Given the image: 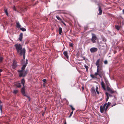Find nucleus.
Wrapping results in <instances>:
<instances>
[{
  "mask_svg": "<svg viewBox=\"0 0 124 124\" xmlns=\"http://www.w3.org/2000/svg\"><path fill=\"white\" fill-rule=\"evenodd\" d=\"M21 92L23 95L27 97V98L29 99V101L30 100V97L27 95L25 93V89L24 86L22 89Z\"/></svg>",
  "mask_w": 124,
  "mask_h": 124,
  "instance_id": "obj_5",
  "label": "nucleus"
},
{
  "mask_svg": "<svg viewBox=\"0 0 124 124\" xmlns=\"http://www.w3.org/2000/svg\"><path fill=\"white\" fill-rule=\"evenodd\" d=\"M91 93L93 94H95L96 92L94 88V87H92L91 88Z\"/></svg>",
  "mask_w": 124,
  "mask_h": 124,
  "instance_id": "obj_17",
  "label": "nucleus"
},
{
  "mask_svg": "<svg viewBox=\"0 0 124 124\" xmlns=\"http://www.w3.org/2000/svg\"><path fill=\"white\" fill-rule=\"evenodd\" d=\"M3 71V70L2 69H0V72H2Z\"/></svg>",
  "mask_w": 124,
  "mask_h": 124,
  "instance_id": "obj_45",
  "label": "nucleus"
},
{
  "mask_svg": "<svg viewBox=\"0 0 124 124\" xmlns=\"http://www.w3.org/2000/svg\"><path fill=\"white\" fill-rule=\"evenodd\" d=\"M62 13H66L65 12H63Z\"/></svg>",
  "mask_w": 124,
  "mask_h": 124,
  "instance_id": "obj_52",
  "label": "nucleus"
},
{
  "mask_svg": "<svg viewBox=\"0 0 124 124\" xmlns=\"http://www.w3.org/2000/svg\"><path fill=\"white\" fill-rule=\"evenodd\" d=\"M18 90H14L13 93L15 94H16L18 92Z\"/></svg>",
  "mask_w": 124,
  "mask_h": 124,
  "instance_id": "obj_26",
  "label": "nucleus"
},
{
  "mask_svg": "<svg viewBox=\"0 0 124 124\" xmlns=\"http://www.w3.org/2000/svg\"><path fill=\"white\" fill-rule=\"evenodd\" d=\"M100 109L101 112L102 113L103 112L105 109H104L103 108H102V106H101L100 107Z\"/></svg>",
  "mask_w": 124,
  "mask_h": 124,
  "instance_id": "obj_18",
  "label": "nucleus"
},
{
  "mask_svg": "<svg viewBox=\"0 0 124 124\" xmlns=\"http://www.w3.org/2000/svg\"><path fill=\"white\" fill-rule=\"evenodd\" d=\"M4 12L6 14V15L8 16V13L7 12V9H5L4 10Z\"/></svg>",
  "mask_w": 124,
  "mask_h": 124,
  "instance_id": "obj_28",
  "label": "nucleus"
},
{
  "mask_svg": "<svg viewBox=\"0 0 124 124\" xmlns=\"http://www.w3.org/2000/svg\"><path fill=\"white\" fill-rule=\"evenodd\" d=\"M64 124H66V122H65L64 123Z\"/></svg>",
  "mask_w": 124,
  "mask_h": 124,
  "instance_id": "obj_49",
  "label": "nucleus"
},
{
  "mask_svg": "<svg viewBox=\"0 0 124 124\" xmlns=\"http://www.w3.org/2000/svg\"><path fill=\"white\" fill-rule=\"evenodd\" d=\"M106 95L107 96H108L109 95L108 93H107V92H106Z\"/></svg>",
  "mask_w": 124,
  "mask_h": 124,
  "instance_id": "obj_40",
  "label": "nucleus"
},
{
  "mask_svg": "<svg viewBox=\"0 0 124 124\" xmlns=\"http://www.w3.org/2000/svg\"><path fill=\"white\" fill-rule=\"evenodd\" d=\"M123 13L124 14V9L123 10Z\"/></svg>",
  "mask_w": 124,
  "mask_h": 124,
  "instance_id": "obj_46",
  "label": "nucleus"
},
{
  "mask_svg": "<svg viewBox=\"0 0 124 124\" xmlns=\"http://www.w3.org/2000/svg\"><path fill=\"white\" fill-rule=\"evenodd\" d=\"M38 3V1L35 3V4H37Z\"/></svg>",
  "mask_w": 124,
  "mask_h": 124,
  "instance_id": "obj_47",
  "label": "nucleus"
},
{
  "mask_svg": "<svg viewBox=\"0 0 124 124\" xmlns=\"http://www.w3.org/2000/svg\"><path fill=\"white\" fill-rule=\"evenodd\" d=\"M116 28L118 30H119L120 27L118 25H116L115 26Z\"/></svg>",
  "mask_w": 124,
  "mask_h": 124,
  "instance_id": "obj_25",
  "label": "nucleus"
},
{
  "mask_svg": "<svg viewBox=\"0 0 124 124\" xmlns=\"http://www.w3.org/2000/svg\"><path fill=\"white\" fill-rule=\"evenodd\" d=\"M70 108H71V109L72 110V111H73L75 110V109L73 107L72 105H70Z\"/></svg>",
  "mask_w": 124,
  "mask_h": 124,
  "instance_id": "obj_29",
  "label": "nucleus"
},
{
  "mask_svg": "<svg viewBox=\"0 0 124 124\" xmlns=\"http://www.w3.org/2000/svg\"><path fill=\"white\" fill-rule=\"evenodd\" d=\"M100 59H98L95 63V64L97 66V68L101 67L100 66Z\"/></svg>",
  "mask_w": 124,
  "mask_h": 124,
  "instance_id": "obj_12",
  "label": "nucleus"
},
{
  "mask_svg": "<svg viewBox=\"0 0 124 124\" xmlns=\"http://www.w3.org/2000/svg\"><path fill=\"white\" fill-rule=\"evenodd\" d=\"M101 85L102 87L104 89V90H106V88H105V84L104 82L103 81H102L101 82Z\"/></svg>",
  "mask_w": 124,
  "mask_h": 124,
  "instance_id": "obj_16",
  "label": "nucleus"
},
{
  "mask_svg": "<svg viewBox=\"0 0 124 124\" xmlns=\"http://www.w3.org/2000/svg\"><path fill=\"white\" fill-rule=\"evenodd\" d=\"M14 85L17 88L20 87L21 86V84L19 82H16L14 83Z\"/></svg>",
  "mask_w": 124,
  "mask_h": 124,
  "instance_id": "obj_10",
  "label": "nucleus"
},
{
  "mask_svg": "<svg viewBox=\"0 0 124 124\" xmlns=\"http://www.w3.org/2000/svg\"><path fill=\"white\" fill-rule=\"evenodd\" d=\"M61 22L62 23H63L65 26H66V24L63 22L62 20L61 21Z\"/></svg>",
  "mask_w": 124,
  "mask_h": 124,
  "instance_id": "obj_37",
  "label": "nucleus"
},
{
  "mask_svg": "<svg viewBox=\"0 0 124 124\" xmlns=\"http://www.w3.org/2000/svg\"><path fill=\"white\" fill-rule=\"evenodd\" d=\"M2 106H0V109L1 111H2Z\"/></svg>",
  "mask_w": 124,
  "mask_h": 124,
  "instance_id": "obj_39",
  "label": "nucleus"
},
{
  "mask_svg": "<svg viewBox=\"0 0 124 124\" xmlns=\"http://www.w3.org/2000/svg\"><path fill=\"white\" fill-rule=\"evenodd\" d=\"M111 103L110 102H108V103H107V105L106 107L105 108V111H106L108 108L109 106L110 105Z\"/></svg>",
  "mask_w": 124,
  "mask_h": 124,
  "instance_id": "obj_19",
  "label": "nucleus"
},
{
  "mask_svg": "<svg viewBox=\"0 0 124 124\" xmlns=\"http://www.w3.org/2000/svg\"><path fill=\"white\" fill-rule=\"evenodd\" d=\"M58 30L59 31V34L61 35L62 32V28L61 27H60L59 28Z\"/></svg>",
  "mask_w": 124,
  "mask_h": 124,
  "instance_id": "obj_20",
  "label": "nucleus"
},
{
  "mask_svg": "<svg viewBox=\"0 0 124 124\" xmlns=\"http://www.w3.org/2000/svg\"><path fill=\"white\" fill-rule=\"evenodd\" d=\"M25 49L24 48H23V49L22 51L21 52H20V54L21 55H22L23 54V58L24 59L25 58Z\"/></svg>",
  "mask_w": 124,
  "mask_h": 124,
  "instance_id": "obj_7",
  "label": "nucleus"
},
{
  "mask_svg": "<svg viewBox=\"0 0 124 124\" xmlns=\"http://www.w3.org/2000/svg\"><path fill=\"white\" fill-rule=\"evenodd\" d=\"M13 9L14 10H15V11H16V7H15V6H14V7H13Z\"/></svg>",
  "mask_w": 124,
  "mask_h": 124,
  "instance_id": "obj_41",
  "label": "nucleus"
},
{
  "mask_svg": "<svg viewBox=\"0 0 124 124\" xmlns=\"http://www.w3.org/2000/svg\"><path fill=\"white\" fill-rule=\"evenodd\" d=\"M73 113V111H72L70 113V115L69 116V117H70L72 116Z\"/></svg>",
  "mask_w": 124,
  "mask_h": 124,
  "instance_id": "obj_34",
  "label": "nucleus"
},
{
  "mask_svg": "<svg viewBox=\"0 0 124 124\" xmlns=\"http://www.w3.org/2000/svg\"><path fill=\"white\" fill-rule=\"evenodd\" d=\"M56 17L58 20H59L61 21L62 20V19L58 16H56Z\"/></svg>",
  "mask_w": 124,
  "mask_h": 124,
  "instance_id": "obj_24",
  "label": "nucleus"
},
{
  "mask_svg": "<svg viewBox=\"0 0 124 124\" xmlns=\"http://www.w3.org/2000/svg\"><path fill=\"white\" fill-rule=\"evenodd\" d=\"M107 105V103H105L104 105L103 106H102V108H104V109H105V107H106V105Z\"/></svg>",
  "mask_w": 124,
  "mask_h": 124,
  "instance_id": "obj_33",
  "label": "nucleus"
},
{
  "mask_svg": "<svg viewBox=\"0 0 124 124\" xmlns=\"http://www.w3.org/2000/svg\"><path fill=\"white\" fill-rule=\"evenodd\" d=\"M21 82L23 86H24V83L25 82V81L24 78L22 79L21 80Z\"/></svg>",
  "mask_w": 124,
  "mask_h": 124,
  "instance_id": "obj_22",
  "label": "nucleus"
},
{
  "mask_svg": "<svg viewBox=\"0 0 124 124\" xmlns=\"http://www.w3.org/2000/svg\"><path fill=\"white\" fill-rule=\"evenodd\" d=\"M16 26L17 28H20L21 27V25H20L19 22H16Z\"/></svg>",
  "mask_w": 124,
  "mask_h": 124,
  "instance_id": "obj_21",
  "label": "nucleus"
},
{
  "mask_svg": "<svg viewBox=\"0 0 124 124\" xmlns=\"http://www.w3.org/2000/svg\"><path fill=\"white\" fill-rule=\"evenodd\" d=\"M3 58L2 57L0 56V62H1L2 61Z\"/></svg>",
  "mask_w": 124,
  "mask_h": 124,
  "instance_id": "obj_31",
  "label": "nucleus"
},
{
  "mask_svg": "<svg viewBox=\"0 0 124 124\" xmlns=\"http://www.w3.org/2000/svg\"><path fill=\"white\" fill-rule=\"evenodd\" d=\"M104 63L105 64H107L108 63V62L107 60H105L104 62Z\"/></svg>",
  "mask_w": 124,
  "mask_h": 124,
  "instance_id": "obj_36",
  "label": "nucleus"
},
{
  "mask_svg": "<svg viewBox=\"0 0 124 124\" xmlns=\"http://www.w3.org/2000/svg\"><path fill=\"white\" fill-rule=\"evenodd\" d=\"M109 98V97L108 96H107V98L106 99V101H107L108 100Z\"/></svg>",
  "mask_w": 124,
  "mask_h": 124,
  "instance_id": "obj_38",
  "label": "nucleus"
},
{
  "mask_svg": "<svg viewBox=\"0 0 124 124\" xmlns=\"http://www.w3.org/2000/svg\"><path fill=\"white\" fill-rule=\"evenodd\" d=\"M98 87H97L96 88V90L97 91V90H98Z\"/></svg>",
  "mask_w": 124,
  "mask_h": 124,
  "instance_id": "obj_44",
  "label": "nucleus"
},
{
  "mask_svg": "<svg viewBox=\"0 0 124 124\" xmlns=\"http://www.w3.org/2000/svg\"><path fill=\"white\" fill-rule=\"evenodd\" d=\"M27 64H28V60H27V59L25 64L23 66L21 70H24L25 69V68L26 67V66H27Z\"/></svg>",
  "mask_w": 124,
  "mask_h": 124,
  "instance_id": "obj_11",
  "label": "nucleus"
},
{
  "mask_svg": "<svg viewBox=\"0 0 124 124\" xmlns=\"http://www.w3.org/2000/svg\"><path fill=\"white\" fill-rule=\"evenodd\" d=\"M84 66L85 67L86 69V71L87 72L89 68L88 66H87L86 64H85L84 65Z\"/></svg>",
  "mask_w": 124,
  "mask_h": 124,
  "instance_id": "obj_23",
  "label": "nucleus"
},
{
  "mask_svg": "<svg viewBox=\"0 0 124 124\" xmlns=\"http://www.w3.org/2000/svg\"><path fill=\"white\" fill-rule=\"evenodd\" d=\"M109 96H111V95H110V94H109Z\"/></svg>",
  "mask_w": 124,
  "mask_h": 124,
  "instance_id": "obj_51",
  "label": "nucleus"
},
{
  "mask_svg": "<svg viewBox=\"0 0 124 124\" xmlns=\"http://www.w3.org/2000/svg\"><path fill=\"white\" fill-rule=\"evenodd\" d=\"M17 66V63L16 61L15 60H13V64L12 65V67L13 69H15Z\"/></svg>",
  "mask_w": 124,
  "mask_h": 124,
  "instance_id": "obj_9",
  "label": "nucleus"
},
{
  "mask_svg": "<svg viewBox=\"0 0 124 124\" xmlns=\"http://www.w3.org/2000/svg\"><path fill=\"white\" fill-rule=\"evenodd\" d=\"M42 81L44 82V84H45L46 83V79H44Z\"/></svg>",
  "mask_w": 124,
  "mask_h": 124,
  "instance_id": "obj_32",
  "label": "nucleus"
},
{
  "mask_svg": "<svg viewBox=\"0 0 124 124\" xmlns=\"http://www.w3.org/2000/svg\"><path fill=\"white\" fill-rule=\"evenodd\" d=\"M23 34L22 33H21L19 35V40H20V41H21L22 40V39L23 38Z\"/></svg>",
  "mask_w": 124,
  "mask_h": 124,
  "instance_id": "obj_14",
  "label": "nucleus"
},
{
  "mask_svg": "<svg viewBox=\"0 0 124 124\" xmlns=\"http://www.w3.org/2000/svg\"><path fill=\"white\" fill-rule=\"evenodd\" d=\"M106 83L107 85V90L110 92L111 93H114V91L113 89L112 88H110L109 87V84L108 81H106Z\"/></svg>",
  "mask_w": 124,
  "mask_h": 124,
  "instance_id": "obj_4",
  "label": "nucleus"
},
{
  "mask_svg": "<svg viewBox=\"0 0 124 124\" xmlns=\"http://www.w3.org/2000/svg\"><path fill=\"white\" fill-rule=\"evenodd\" d=\"M69 46L70 47H73V44L72 43H70L69 44Z\"/></svg>",
  "mask_w": 124,
  "mask_h": 124,
  "instance_id": "obj_35",
  "label": "nucleus"
},
{
  "mask_svg": "<svg viewBox=\"0 0 124 124\" xmlns=\"http://www.w3.org/2000/svg\"><path fill=\"white\" fill-rule=\"evenodd\" d=\"M17 53L20 54L22 51L23 49H22V46L20 44H16L15 45Z\"/></svg>",
  "mask_w": 124,
  "mask_h": 124,
  "instance_id": "obj_2",
  "label": "nucleus"
},
{
  "mask_svg": "<svg viewBox=\"0 0 124 124\" xmlns=\"http://www.w3.org/2000/svg\"><path fill=\"white\" fill-rule=\"evenodd\" d=\"M84 87H82V89L83 90H84Z\"/></svg>",
  "mask_w": 124,
  "mask_h": 124,
  "instance_id": "obj_48",
  "label": "nucleus"
},
{
  "mask_svg": "<svg viewBox=\"0 0 124 124\" xmlns=\"http://www.w3.org/2000/svg\"><path fill=\"white\" fill-rule=\"evenodd\" d=\"M42 115H44V114H42Z\"/></svg>",
  "mask_w": 124,
  "mask_h": 124,
  "instance_id": "obj_54",
  "label": "nucleus"
},
{
  "mask_svg": "<svg viewBox=\"0 0 124 124\" xmlns=\"http://www.w3.org/2000/svg\"><path fill=\"white\" fill-rule=\"evenodd\" d=\"M92 37L91 39V40L93 43H95L96 42V40H97V38L95 35L94 34H92Z\"/></svg>",
  "mask_w": 124,
  "mask_h": 124,
  "instance_id": "obj_6",
  "label": "nucleus"
},
{
  "mask_svg": "<svg viewBox=\"0 0 124 124\" xmlns=\"http://www.w3.org/2000/svg\"><path fill=\"white\" fill-rule=\"evenodd\" d=\"M20 29L23 31H26V29L24 28H20Z\"/></svg>",
  "mask_w": 124,
  "mask_h": 124,
  "instance_id": "obj_27",
  "label": "nucleus"
},
{
  "mask_svg": "<svg viewBox=\"0 0 124 124\" xmlns=\"http://www.w3.org/2000/svg\"><path fill=\"white\" fill-rule=\"evenodd\" d=\"M98 11H99V12L98 13V15H101L102 14V10L101 7L100 6H99Z\"/></svg>",
  "mask_w": 124,
  "mask_h": 124,
  "instance_id": "obj_13",
  "label": "nucleus"
},
{
  "mask_svg": "<svg viewBox=\"0 0 124 124\" xmlns=\"http://www.w3.org/2000/svg\"><path fill=\"white\" fill-rule=\"evenodd\" d=\"M2 103L1 101L0 100V104Z\"/></svg>",
  "mask_w": 124,
  "mask_h": 124,
  "instance_id": "obj_50",
  "label": "nucleus"
},
{
  "mask_svg": "<svg viewBox=\"0 0 124 124\" xmlns=\"http://www.w3.org/2000/svg\"><path fill=\"white\" fill-rule=\"evenodd\" d=\"M116 103H115L113 105H112V107H113L114 106H115L116 105Z\"/></svg>",
  "mask_w": 124,
  "mask_h": 124,
  "instance_id": "obj_43",
  "label": "nucleus"
},
{
  "mask_svg": "<svg viewBox=\"0 0 124 124\" xmlns=\"http://www.w3.org/2000/svg\"><path fill=\"white\" fill-rule=\"evenodd\" d=\"M104 75V73L103 71L102 67L97 68V72L94 73V75L97 77L98 75L101 78Z\"/></svg>",
  "mask_w": 124,
  "mask_h": 124,
  "instance_id": "obj_1",
  "label": "nucleus"
},
{
  "mask_svg": "<svg viewBox=\"0 0 124 124\" xmlns=\"http://www.w3.org/2000/svg\"><path fill=\"white\" fill-rule=\"evenodd\" d=\"M91 77L93 78H96V77L93 74H91L90 75Z\"/></svg>",
  "mask_w": 124,
  "mask_h": 124,
  "instance_id": "obj_30",
  "label": "nucleus"
},
{
  "mask_svg": "<svg viewBox=\"0 0 124 124\" xmlns=\"http://www.w3.org/2000/svg\"><path fill=\"white\" fill-rule=\"evenodd\" d=\"M1 76V74L0 73V76Z\"/></svg>",
  "mask_w": 124,
  "mask_h": 124,
  "instance_id": "obj_53",
  "label": "nucleus"
},
{
  "mask_svg": "<svg viewBox=\"0 0 124 124\" xmlns=\"http://www.w3.org/2000/svg\"><path fill=\"white\" fill-rule=\"evenodd\" d=\"M98 51V49L95 47H92L90 49V51L91 53H94Z\"/></svg>",
  "mask_w": 124,
  "mask_h": 124,
  "instance_id": "obj_8",
  "label": "nucleus"
},
{
  "mask_svg": "<svg viewBox=\"0 0 124 124\" xmlns=\"http://www.w3.org/2000/svg\"><path fill=\"white\" fill-rule=\"evenodd\" d=\"M63 54L65 56L67 59H68L69 56L68 55L67 52V51H65L63 52Z\"/></svg>",
  "mask_w": 124,
  "mask_h": 124,
  "instance_id": "obj_15",
  "label": "nucleus"
},
{
  "mask_svg": "<svg viewBox=\"0 0 124 124\" xmlns=\"http://www.w3.org/2000/svg\"><path fill=\"white\" fill-rule=\"evenodd\" d=\"M18 72L19 73L20 77H24L27 74V71L25 70H18Z\"/></svg>",
  "mask_w": 124,
  "mask_h": 124,
  "instance_id": "obj_3",
  "label": "nucleus"
},
{
  "mask_svg": "<svg viewBox=\"0 0 124 124\" xmlns=\"http://www.w3.org/2000/svg\"><path fill=\"white\" fill-rule=\"evenodd\" d=\"M96 91V92L98 94H99V92L98 91V90H97V91Z\"/></svg>",
  "mask_w": 124,
  "mask_h": 124,
  "instance_id": "obj_42",
  "label": "nucleus"
}]
</instances>
